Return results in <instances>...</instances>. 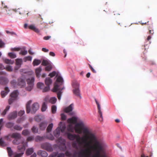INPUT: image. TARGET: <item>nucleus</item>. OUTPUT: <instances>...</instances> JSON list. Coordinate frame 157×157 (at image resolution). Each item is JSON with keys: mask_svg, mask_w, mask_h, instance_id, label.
Listing matches in <instances>:
<instances>
[{"mask_svg": "<svg viewBox=\"0 0 157 157\" xmlns=\"http://www.w3.org/2000/svg\"><path fill=\"white\" fill-rule=\"evenodd\" d=\"M85 135L82 137L75 134H72L70 132L67 133L68 138L71 140L76 139V141L80 144H85L86 146H91V147L96 152L95 157L100 156V152L105 147V144L98 140L96 136L93 133L94 138H91L89 134H84Z\"/></svg>", "mask_w": 157, "mask_h": 157, "instance_id": "obj_1", "label": "nucleus"}, {"mask_svg": "<svg viewBox=\"0 0 157 157\" xmlns=\"http://www.w3.org/2000/svg\"><path fill=\"white\" fill-rule=\"evenodd\" d=\"M67 121L68 123L75 124L74 129L76 133L79 134H81L82 133L83 134H89L90 135V137L94 138L93 133L90 132L89 128L82 121L80 120L77 122V118L73 117L68 119Z\"/></svg>", "mask_w": 157, "mask_h": 157, "instance_id": "obj_2", "label": "nucleus"}, {"mask_svg": "<svg viewBox=\"0 0 157 157\" xmlns=\"http://www.w3.org/2000/svg\"><path fill=\"white\" fill-rule=\"evenodd\" d=\"M73 86L74 89L73 92L74 94L76 96L81 98L79 90V84L77 82H75L73 84Z\"/></svg>", "mask_w": 157, "mask_h": 157, "instance_id": "obj_3", "label": "nucleus"}, {"mask_svg": "<svg viewBox=\"0 0 157 157\" xmlns=\"http://www.w3.org/2000/svg\"><path fill=\"white\" fill-rule=\"evenodd\" d=\"M63 78L61 76H58L56 80V82L55 83L54 88L53 89V91L56 92L58 90H60V88H59V86L58 84V83H60V85L63 84Z\"/></svg>", "mask_w": 157, "mask_h": 157, "instance_id": "obj_4", "label": "nucleus"}, {"mask_svg": "<svg viewBox=\"0 0 157 157\" xmlns=\"http://www.w3.org/2000/svg\"><path fill=\"white\" fill-rule=\"evenodd\" d=\"M58 144L59 145L60 149L63 151L66 150V147L65 145V140L62 137H60L57 140Z\"/></svg>", "mask_w": 157, "mask_h": 157, "instance_id": "obj_5", "label": "nucleus"}, {"mask_svg": "<svg viewBox=\"0 0 157 157\" xmlns=\"http://www.w3.org/2000/svg\"><path fill=\"white\" fill-rule=\"evenodd\" d=\"M27 142L22 141L21 144L17 147L18 151L21 152L20 153H23V154L26 147H27Z\"/></svg>", "mask_w": 157, "mask_h": 157, "instance_id": "obj_6", "label": "nucleus"}, {"mask_svg": "<svg viewBox=\"0 0 157 157\" xmlns=\"http://www.w3.org/2000/svg\"><path fill=\"white\" fill-rule=\"evenodd\" d=\"M45 82L46 86L42 90L43 92H45L49 91L50 90V85L52 82V80L50 78H47L45 80Z\"/></svg>", "mask_w": 157, "mask_h": 157, "instance_id": "obj_7", "label": "nucleus"}, {"mask_svg": "<svg viewBox=\"0 0 157 157\" xmlns=\"http://www.w3.org/2000/svg\"><path fill=\"white\" fill-rule=\"evenodd\" d=\"M34 78L33 77L27 79V82L28 85V86L26 88L27 90L30 91L32 90L34 85Z\"/></svg>", "mask_w": 157, "mask_h": 157, "instance_id": "obj_8", "label": "nucleus"}, {"mask_svg": "<svg viewBox=\"0 0 157 157\" xmlns=\"http://www.w3.org/2000/svg\"><path fill=\"white\" fill-rule=\"evenodd\" d=\"M18 92L17 90H16L13 92L10 95V98L9 99L8 101L9 104H11L13 101L16 99L17 95Z\"/></svg>", "mask_w": 157, "mask_h": 157, "instance_id": "obj_9", "label": "nucleus"}, {"mask_svg": "<svg viewBox=\"0 0 157 157\" xmlns=\"http://www.w3.org/2000/svg\"><path fill=\"white\" fill-rule=\"evenodd\" d=\"M41 147L42 149L46 150L48 151L51 152L53 151V148L51 145L47 143L41 144Z\"/></svg>", "mask_w": 157, "mask_h": 157, "instance_id": "obj_10", "label": "nucleus"}, {"mask_svg": "<svg viewBox=\"0 0 157 157\" xmlns=\"http://www.w3.org/2000/svg\"><path fill=\"white\" fill-rule=\"evenodd\" d=\"M7 11H6L7 12V13L9 15H11L12 13V11H13L15 12H18L19 13V14H23L25 13V10L24 9L21 8V9L20 8H18L17 10L16 9H13V10H10L8 8V9H7Z\"/></svg>", "mask_w": 157, "mask_h": 157, "instance_id": "obj_11", "label": "nucleus"}, {"mask_svg": "<svg viewBox=\"0 0 157 157\" xmlns=\"http://www.w3.org/2000/svg\"><path fill=\"white\" fill-rule=\"evenodd\" d=\"M78 155L81 157H90L91 151L88 149L82 150L78 153Z\"/></svg>", "mask_w": 157, "mask_h": 157, "instance_id": "obj_12", "label": "nucleus"}, {"mask_svg": "<svg viewBox=\"0 0 157 157\" xmlns=\"http://www.w3.org/2000/svg\"><path fill=\"white\" fill-rule=\"evenodd\" d=\"M25 78L23 76H22L18 78L17 82V85L22 87L25 85Z\"/></svg>", "mask_w": 157, "mask_h": 157, "instance_id": "obj_13", "label": "nucleus"}, {"mask_svg": "<svg viewBox=\"0 0 157 157\" xmlns=\"http://www.w3.org/2000/svg\"><path fill=\"white\" fill-rule=\"evenodd\" d=\"M95 100L97 105L98 113V116L100 117L99 118V120L100 121H102L103 120V118L102 116V112L101 110L100 105L96 99H95Z\"/></svg>", "mask_w": 157, "mask_h": 157, "instance_id": "obj_14", "label": "nucleus"}, {"mask_svg": "<svg viewBox=\"0 0 157 157\" xmlns=\"http://www.w3.org/2000/svg\"><path fill=\"white\" fill-rule=\"evenodd\" d=\"M39 104L36 102L34 103L31 106V112L34 113L39 109Z\"/></svg>", "mask_w": 157, "mask_h": 157, "instance_id": "obj_15", "label": "nucleus"}, {"mask_svg": "<svg viewBox=\"0 0 157 157\" xmlns=\"http://www.w3.org/2000/svg\"><path fill=\"white\" fill-rule=\"evenodd\" d=\"M9 81L8 79L5 77H0V84L4 85L7 84L8 82Z\"/></svg>", "mask_w": 157, "mask_h": 157, "instance_id": "obj_16", "label": "nucleus"}, {"mask_svg": "<svg viewBox=\"0 0 157 157\" xmlns=\"http://www.w3.org/2000/svg\"><path fill=\"white\" fill-rule=\"evenodd\" d=\"M17 115V113L16 111H14L9 114L8 116V118L9 120L14 119L15 118Z\"/></svg>", "mask_w": 157, "mask_h": 157, "instance_id": "obj_17", "label": "nucleus"}, {"mask_svg": "<svg viewBox=\"0 0 157 157\" xmlns=\"http://www.w3.org/2000/svg\"><path fill=\"white\" fill-rule=\"evenodd\" d=\"M37 154L39 156H41L42 157H46L48 155L47 153L45 151L39 150L37 152Z\"/></svg>", "mask_w": 157, "mask_h": 157, "instance_id": "obj_18", "label": "nucleus"}, {"mask_svg": "<svg viewBox=\"0 0 157 157\" xmlns=\"http://www.w3.org/2000/svg\"><path fill=\"white\" fill-rule=\"evenodd\" d=\"M10 136L11 138H14V139H20L21 137L20 134L17 132L13 133Z\"/></svg>", "mask_w": 157, "mask_h": 157, "instance_id": "obj_19", "label": "nucleus"}, {"mask_svg": "<svg viewBox=\"0 0 157 157\" xmlns=\"http://www.w3.org/2000/svg\"><path fill=\"white\" fill-rule=\"evenodd\" d=\"M16 65L18 66V68H17V67H15V69L17 70L20 67L22 62V59H17L16 60Z\"/></svg>", "mask_w": 157, "mask_h": 157, "instance_id": "obj_20", "label": "nucleus"}, {"mask_svg": "<svg viewBox=\"0 0 157 157\" xmlns=\"http://www.w3.org/2000/svg\"><path fill=\"white\" fill-rule=\"evenodd\" d=\"M10 90L8 87H6L5 88V90L2 91L1 92V95L2 98L4 97L9 92Z\"/></svg>", "mask_w": 157, "mask_h": 157, "instance_id": "obj_21", "label": "nucleus"}, {"mask_svg": "<svg viewBox=\"0 0 157 157\" xmlns=\"http://www.w3.org/2000/svg\"><path fill=\"white\" fill-rule=\"evenodd\" d=\"M32 102V100H29L27 102L26 105V112L27 113H29L31 111L30 104Z\"/></svg>", "mask_w": 157, "mask_h": 157, "instance_id": "obj_22", "label": "nucleus"}, {"mask_svg": "<svg viewBox=\"0 0 157 157\" xmlns=\"http://www.w3.org/2000/svg\"><path fill=\"white\" fill-rule=\"evenodd\" d=\"M47 125V123L45 122H41L39 124V128L41 130H44Z\"/></svg>", "mask_w": 157, "mask_h": 157, "instance_id": "obj_23", "label": "nucleus"}, {"mask_svg": "<svg viewBox=\"0 0 157 157\" xmlns=\"http://www.w3.org/2000/svg\"><path fill=\"white\" fill-rule=\"evenodd\" d=\"M73 105L72 104H71L69 106L64 109V111L66 113L71 111L73 109Z\"/></svg>", "mask_w": 157, "mask_h": 157, "instance_id": "obj_24", "label": "nucleus"}, {"mask_svg": "<svg viewBox=\"0 0 157 157\" xmlns=\"http://www.w3.org/2000/svg\"><path fill=\"white\" fill-rule=\"evenodd\" d=\"M28 27L29 29L33 30L36 33H39L40 32L38 29L36 28L35 26L33 25H29Z\"/></svg>", "mask_w": 157, "mask_h": 157, "instance_id": "obj_25", "label": "nucleus"}, {"mask_svg": "<svg viewBox=\"0 0 157 157\" xmlns=\"http://www.w3.org/2000/svg\"><path fill=\"white\" fill-rule=\"evenodd\" d=\"M60 128H58L54 132V135L56 137H58L60 134Z\"/></svg>", "mask_w": 157, "mask_h": 157, "instance_id": "obj_26", "label": "nucleus"}, {"mask_svg": "<svg viewBox=\"0 0 157 157\" xmlns=\"http://www.w3.org/2000/svg\"><path fill=\"white\" fill-rule=\"evenodd\" d=\"M42 71V69L41 67H39L38 68H37L36 69L35 72L36 74V77L37 78L40 77V73Z\"/></svg>", "mask_w": 157, "mask_h": 157, "instance_id": "obj_27", "label": "nucleus"}, {"mask_svg": "<svg viewBox=\"0 0 157 157\" xmlns=\"http://www.w3.org/2000/svg\"><path fill=\"white\" fill-rule=\"evenodd\" d=\"M46 137L45 136H37L35 138V140L36 142L42 141L44 140Z\"/></svg>", "mask_w": 157, "mask_h": 157, "instance_id": "obj_28", "label": "nucleus"}, {"mask_svg": "<svg viewBox=\"0 0 157 157\" xmlns=\"http://www.w3.org/2000/svg\"><path fill=\"white\" fill-rule=\"evenodd\" d=\"M34 149L33 147L29 148L26 150V153L27 155H29L33 153Z\"/></svg>", "mask_w": 157, "mask_h": 157, "instance_id": "obj_29", "label": "nucleus"}, {"mask_svg": "<svg viewBox=\"0 0 157 157\" xmlns=\"http://www.w3.org/2000/svg\"><path fill=\"white\" fill-rule=\"evenodd\" d=\"M37 85L38 88L43 90L45 87L44 84L40 82L38 83Z\"/></svg>", "mask_w": 157, "mask_h": 157, "instance_id": "obj_30", "label": "nucleus"}, {"mask_svg": "<svg viewBox=\"0 0 157 157\" xmlns=\"http://www.w3.org/2000/svg\"><path fill=\"white\" fill-rule=\"evenodd\" d=\"M41 63V61L40 60L35 59L33 62V65L34 66H37Z\"/></svg>", "mask_w": 157, "mask_h": 157, "instance_id": "obj_31", "label": "nucleus"}, {"mask_svg": "<svg viewBox=\"0 0 157 157\" xmlns=\"http://www.w3.org/2000/svg\"><path fill=\"white\" fill-rule=\"evenodd\" d=\"M14 124L12 122H9L6 123V126L8 128H11L14 127Z\"/></svg>", "mask_w": 157, "mask_h": 157, "instance_id": "obj_32", "label": "nucleus"}, {"mask_svg": "<svg viewBox=\"0 0 157 157\" xmlns=\"http://www.w3.org/2000/svg\"><path fill=\"white\" fill-rule=\"evenodd\" d=\"M10 106H7L6 109H4V111L3 112H2L1 113V115L2 116H4V115H5L7 112L9 110L10 108Z\"/></svg>", "mask_w": 157, "mask_h": 157, "instance_id": "obj_33", "label": "nucleus"}, {"mask_svg": "<svg viewBox=\"0 0 157 157\" xmlns=\"http://www.w3.org/2000/svg\"><path fill=\"white\" fill-rule=\"evenodd\" d=\"M21 134L24 136H26L30 134V132L28 130L25 129L22 131Z\"/></svg>", "mask_w": 157, "mask_h": 157, "instance_id": "obj_34", "label": "nucleus"}, {"mask_svg": "<svg viewBox=\"0 0 157 157\" xmlns=\"http://www.w3.org/2000/svg\"><path fill=\"white\" fill-rule=\"evenodd\" d=\"M67 130L71 132H74V129L72 127V125L71 124H69L68 125L67 127Z\"/></svg>", "mask_w": 157, "mask_h": 157, "instance_id": "obj_35", "label": "nucleus"}, {"mask_svg": "<svg viewBox=\"0 0 157 157\" xmlns=\"http://www.w3.org/2000/svg\"><path fill=\"white\" fill-rule=\"evenodd\" d=\"M7 150L8 151V155L9 156H11L13 154V151L10 147H7Z\"/></svg>", "mask_w": 157, "mask_h": 157, "instance_id": "obj_36", "label": "nucleus"}, {"mask_svg": "<svg viewBox=\"0 0 157 157\" xmlns=\"http://www.w3.org/2000/svg\"><path fill=\"white\" fill-rule=\"evenodd\" d=\"M49 64H50V61L46 60H43L42 63V65L43 66H46Z\"/></svg>", "mask_w": 157, "mask_h": 157, "instance_id": "obj_37", "label": "nucleus"}, {"mask_svg": "<svg viewBox=\"0 0 157 157\" xmlns=\"http://www.w3.org/2000/svg\"><path fill=\"white\" fill-rule=\"evenodd\" d=\"M5 63L6 64H12L13 63L14 61L11 59H4Z\"/></svg>", "mask_w": 157, "mask_h": 157, "instance_id": "obj_38", "label": "nucleus"}, {"mask_svg": "<svg viewBox=\"0 0 157 157\" xmlns=\"http://www.w3.org/2000/svg\"><path fill=\"white\" fill-rule=\"evenodd\" d=\"M32 59V57L30 56H26L23 58L24 62H26L27 61H31Z\"/></svg>", "mask_w": 157, "mask_h": 157, "instance_id": "obj_39", "label": "nucleus"}, {"mask_svg": "<svg viewBox=\"0 0 157 157\" xmlns=\"http://www.w3.org/2000/svg\"><path fill=\"white\" fill-rule=\"evenodd\" d=\"M53 126V124L52 123H51L49 124L47 128V132H49L51 131Z\"/></svg>", "mask_w": 157, "mask_h": 157, "instance_id": "obj_40", "label": "nucleus"}, {"mask_svg": "<svg viewBox=\"0 0 157 157\" xmlns=\"http://www.w3.org/2000/svg\"><path fill=\"white\" fill-rule=\"evenodd\" d=\"M13 128L16 130L21 131L22 129V127H21L20 125H16L14 126Z\"/></svg>", "mask_w": 157, "mask_h": 157, "instance_id": "obj_41", "label": "nucleus"}, {"mask_svg": "<svg viewBox=\"0 0 157 157\" xmlns=\"http://www.w3.org/2000/svg\"><path fill=\"white\" fill-rule=\"evenodd\" d=\"M47 108V106L45 102H44L42 104L41 111L42 112L45 111Z\"/></svg>", "mask_w": 157, "mask_h": 157, "instance_id": "obj_42", "label": "nucleus"}, {"mask_svg": "<svg viewBox=\"0 0 157 157\" xmlns=\"http://www.w3.org/2000/svg\"><path fill=\"white\" fill-rule=\"evenodd\" d=\"M0 145L3 147H5L7 145V144L1 138L0 139Z\"/></svg>", "mask_w": 157, "mask_h": 157, "instance_id": "obj_43", "label": "nucleus"}, {"mask_svg": "<svg viewBox=\"0 0 157 157\" xmlns=\"http://www.w3.org/2000/svg\"><path fill=\"white\" fill-rule=\"evenodd\" d=\"M20 139H14L13 141V143L14 144H18L20 143Z\"/></svg>", "mask_w": 157, "mask_h": 157, "instance_id": "obj_44", "label": "nucleus"}, {"mask_svg": "<svg viewBox=\"0 0 157 157\" xmlns=\"http://www.w3.org/2000/svg\"><path fill=\"white\" fill-rule=\"evenodd\" d=\"M9 56L11 58H15L16 57V55L13 52H10L8 53Z\"/></svg>", "mask_w": 157, "mask_h": 157, "instance_id": "obj_45", "label": "nucleus"}, {"mask_svg": "<svg viewBox=\"0 0 157 157\" xmlns=\"http://www.w3.org/2000/svg\"><path fill=\"white\" fill-rule=\"evenodd\" d=\"M31 130L32 131V132L33 133H37L38 129L37 127H36L35 126H34L32 128Z\"/></svg>", "mask_w": 157, "mask_h": 157, "instance_id": "obj_46", "label": "nucleus"}, {"mask_svg": "<svg viewBox=\"0 0 157 157\" xmlns=\"http://www.w3.org/2000/svg\"><path fill=\"white\" fill-rule=\"evenodd\" d=\"M56 101V98L55 97H53L51 98L50 100V102L52 104L55 103Z\"/></svg>", "mask_w": 157, "mask_h": 157, "instance_id": "obj_47", "label": "nucleus"}, {"mask_svg": "<svg viewBox=\"0 0 157 157\" xmlns=\"http://www.w3.org/2000/svg\"><path fill=\"white\" fill-rule=\"evenodd\" d=\"M56 107L55 105H53L52 106V112L53 113H56Z\"/></svg>", "mask_w": 157, "mask_h": 157, "instance_id": "obj_48", "label": "nucleus"}, {"mask_svg": "<svg viewBox=\"0 0 157 157\" xmlns=\"http://www.w3.org/2000/svg\"><path fill=\"white\" fill-rule=\"evenodd\" d=\"M63 88H62L61 89H60V90H60V91H58L57 92V98H58V99L59 100H60V98H61V94H62V92L61 91L62 90H63Z\"/></svg>", "mask_w": 157, "mask_h": 157, "instance_id": "obj_49", "label": "nucleus"}, {"mask_svg": "<svg viewBox=\"0 0 157 157\" xmlns=\"http://www.w3.org/2000/svg\"><path fill=\"white\" fill-rule=\"evenodd\" d=\"M48 65V66H47L45 67V70L46 71H49L52 69V66L50 64Z\"/></svg>", "mask_w": 157, "mask_h": 157, "instance_id": "obj_50", "label": "nucleus"}, {"mask_svg": "<svg viewBox=\"0 0 157 157\" xmlns=\"http://www.w3.org/2000/svg\"><path fill=\"white\" fill-rule=\"evenodd\" d=\"M5 69L6 70V71H13V69L12 68V67L11 66H8L6 67H5Z\"/></svg>", "mask_w": 157, "mask_h": 157, "instance_id": "obj_51", "label": "nucleus"}, {"mask_svg": "<svg viewBox=\"0 0 157 157\" xmlns=\"http://www.w3.org/2000/svg\"><path fill=\"white\" fill-rule=\"evenodd\" d=\"M34 139V137L33 136H29L27 139V142L31 141H33Z\"/></svg>", "mask_w": 157, "mask_h": 157, "instance_id": "obj_52", "label": "nucleus"}, {"mask_svg": "<svg viewBox=\"0 0 157 157\" xmlns=\"http://www.w3.org/2000/svg\"><path fill=\"white\" fill-rule=\"evenodd\" d=\"M58 155L57 152H53L52 154L50 155L48 157H56Z\"/></svg>", "mask_w": 157, "mask_h": 157, "instance_id": "obj_53", "label": "nucleus"}, {"mask_svg": "<svg viewBox=\"0 0 157 157\" xmlns=\"http://www.w3.org/2000/svg\"><path fill=\"white\" fill-rule=\"evenodd\" d=\"M56 74V72L55 71H53L52 72L50 73L48 76H50L51 78H52L55 76Z\"/></svg>", "mask_w": 157, "mask_h": 157, "instance_id": "obj_54", "label": "nucleus"}, {"mask_svg": "<svg viewBox=\"0 0 157 157\" xmlns=\"http://www.w3.org/2000/svg\"><path fill=\"white\" fill-rule=\"evenodd\" d=\"M61 118L62 120H65L66 119V116L63 113H62L61 114Z\"/></svg>", "mask_w": 157, "mask_h": 157, "instance_id": "obj_55", "label": "nucleus"}, {"mask_svg": "<svg viewBox=\"0 0 157 157\" xmlns=\"http://www.w3.org/2000/svg\"><path fill=\"white\" fill-rule=\"evenodd\" d=\"M27 51L26 50H25L24 51H21L19 53L20 54L22 55L23 56L26 55L27 54Z\"/></svg>", "mask_w": 157, "mask_h": 157, "instance_id": "obj_56", "label": "nucleus"}, {"mask_svg": "<svg viewBox=\"0 0 157 157\" xmlns=\"http://www.w3.org/2000/svg\"><path fill=\"white\" fill-rule=\"evenodd\" d=\"M89 67L91 71L94 73H96V71L92 67V66L89 64H88Z\"/></svg>", "mask_w": 157, "mask_h": 157, "instance_id": "obj_57", "label": "nucleus"}, {"mask_svg": "<svg viewBox=\"0 0 157 157\" xmlns=\"http://www.w3.org/2000/svg\"><path fill=\"white\" fill-rule=\"evenodd\" d=\"M148 29L149 30V34H153L154 33V30L153 29H152V28H151L150 26L148 28Z\"/></svg>", "mask_w": 157, "mask_h": 157, "instance_id": "obj_58", "label": "nucleus"}, {"mask_svg": "<svg viewBox=\"0 0 157 157\" xmlns=\"http://www.w3.org/2000/svg\"><path fill=\"white\" fill-rule=\"evenodd\" d=\"M25 113V111L24 110H21L18 113V115L20 116H21L23 115Z\"/></svg>", "mask_w": 157, "mask_h": 157, "instance_id": "obj_59", "label": "nucleus"}, {"mask_svg": "<svg viewBox=\"0 0 157 157\" xmlns=\"http://www.w3.org/2000/svg\"><path fill=\"white\" fill-rule=\"evenodd\" d=\"M6 32L7 33L10 34L11 35H16V33L13 32H10L9 31L6 30Z\"/></svg>", "mask_w": 157, "mask_h": 157, "instance_id": "obj_60", "label": "nucleus"}, {"mask_svg": "<svg viewBox=\"0 0 157 157\" xmlns=\"http://www.w3.org/2000/svg\"><path fill=\"white\" fill-rule=\"evenodd\" d=\"M2 6L4 8H5V10L6 11H7V9H8V7H7V6L5 5L4 3L3 2H2Z\"/></svg>", "mask_w": 157, "mask_h": 157, "instance_id": "obj_61", "label": "nucleus"}, {"mask_svg": "<svg viewBox=\"0 0 157 157\" xmlns=\"http://www.w3.org/2000/svg\"><path fill=\"white\" fill-rule=\"evenodd\" d=\"M57 155V157H64L65 156V154L64 153H59Z\"/></svg>", "mask_w": 157, "mask_h": 157, "instance_id": "obj_62", "label": "nucleus"}, {"mask_svg": "<svg viewBox=\"0 0 157 157\" xmlns=\"http://www.w3.org/2000/svg\"><path fill=\"white\" fill-rule=\"evenodd\" d=\"M23 155L22 153H19L15 155L14 157H21Z\"/></svg>", "mask_w": 157, "mask_h": 157, "instance_id": "obj_63", "label": "nucleus"}, {"mask_svg": "<svg viewBox=\"0 0 157 157\" xmlns=\"http://www.w3.org/2000/svg\"><path fill=\"white\" fill-rule=\"evenodd\" d=\"M152 155V154L151 153H150L149 156H146V155H145L144 154H142L141 155V157H151Z\"/></svg>", "mask_w": 157, "mask_h": 157, "instance_id": "obj_64", "label": "nucleus"}]
</instances>
